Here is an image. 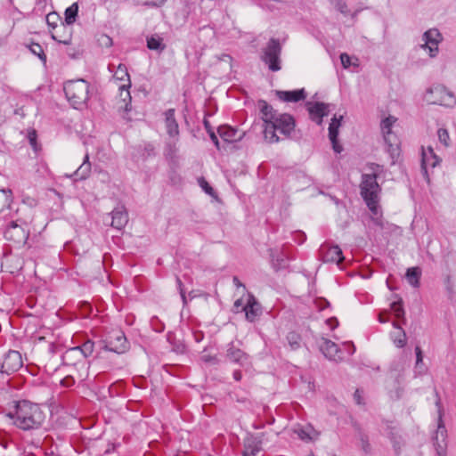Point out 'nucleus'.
Returning a JSON list of instances; mask_svg holds the SVG:
<instances>
[{
    "instance_id": "0e129e2a",
    "label": "nucleus",
    "mask_w": 456,
    "mask_h": 456,
    "mask_svg": "<svg viewBox=\"0 0 456 456\" xmlns=\"http://www.w3.org/2000/svg\"><path fill=\"white\" fill-rule=\"evenodd\" d=\"M204 126H205V128L208 133V130H213L208 120H204Z\"/></svg>"
},
{
    "instance_id": "2f4dec72",
    "label": "nucleus",
    "mask_w": 456,
    "mask_h": 456,
    "mask_svg": "<svg viewBox=\"0 0 456 456\" xmlns=\"http://www.w3.org/2000/svg\"><path fill=\"white\" fill-rule=\"evenodd\" d=\"M12 202V191L10 189L0 190V213Z\"/></svg>"
},
{
    "instance_id": "4d7b16f0",
    "label": "nucleus",
    "mask_w": 456,
    "mask_h": 456,
    "mask_svg": "<svg viewBox=\"0 0 456 456\" xmlns=\"http://www.w3.org/2000/svg\"><path fill=\"white\" fill-rule=\"evenodd\" d=\"M326 322L331 330H334L338 325V322L336 318H330L326 321Z\"/></svg>"
},
{
    "instance_id": "2eb2a0df",
    "label": "nucleus",
    "mask_w": 456,
    "mask_h": 456,
    "mask_svg": "<svg viewBox=\"0 0 456 456\" xmlns=\"http://www.w3.org/2000/svg\"><path fill=\"white\" fill-rule=\"evenodd\" d=\"M342 119L343 116H339V118L334 116L329 126V138L332 143L334 151L337 153H340L342 151V146L338 142V129L341 126Z\"/></svg>"
},
{
    "instance_id": "864d4df0",
    "label": "nucleus",
    "mask_w": 456,
    "mask_h": 456,
    "mask_svg": "<svg viewBox=\"0 0 456 456\" xmlns=\"http://www.w3.org/2000/svg\"><path fill=\"white\" fill-rule=\"evenodd\" d=\"M389 437H390V440L391 442L393 443V446L396 452H398V451L400 450V442L397 441L396 437L394 436V433L391 432L389 434Z\"/></svg>"
},
{
    "instance_id": "b1692460",
    "label": "nucleus",
    "mask_w": 456,
    "mask_h": 456,
    "mask_svg": "<svg viewBox=\"0 0 456 456\" xmlns=\"http://www.w3.org/2000/svg\"><path fill=\"white\" fill-rule=\"evenodd\" d=\"M257 106L260 110L264 125H268L271 120L280 114L265 100L258 101Z\"/></svg>"
},
{
    "instance_id": "a878e982",
    "label": "nucleus",
    "mask_w": 456,
    "mask_h": 456,
    "mask_svg": "<svg viewBox=\"0 0 456 456\" xmlns=\"http://www.w3.org/2000/svg\"><path fill=\"white\" fill-rule=\"evenodd\" d=\"M392 325L395 328V330L390 333V338L392 339L394 345L396 347H404L407 343V337L405 331L396 322H393Z\"/></svg>"
},
{
    "instance_id": "c03bdc74",
    "label": "nucleus",
    "mask_w": 456,
    "mask_h": 456,
    "mask_svg": "<svg viewBox=\"0 0 456 456\" xmlns=\"http://www.w3.org/2000/svg\"><path fill=\"white\" fill-rule=\"evenodd\" d=\"M59 16L56 12H51L46 16V22L49 26L56 28Z\"/></svg>"
},
{
    "instance_id": "c85d7f7f",
    "label": "nucleus",
    "mask_w": 456,
    "mask_h": 456,
    "mask_svg": "<svg viewBox=\"0 0 456 456\" xmlns=\"http://www.w3.org/2000/svg\"><path fill=\"white\" fill-rule=\"evenodd\" d=\"M147 47L150 50L156 51L158 53H161L166 49V45L163 42V38L158 35L154 34L146 38Z\"/></svg>"
},
{
    "instance_id": "1a4fd4ad",
    "label": "nucleus",
    "mask_w": 456,
    "mask_h": 456,
    "mask_svg": "<svg viewBox=\"0 0 456 456\" xmlns=\"http://www.w3.org/2000/svg\"><path fill=\"white\" fill-rule=\"evenodd\" d=\"M29 236V229L25 222L18 224L12 221L4 232V237L8 240H12L16 244L23 245L26 243Z\"/></svg>"
},
{
    "instance_id": "7ed1b4c3",
    "label": "nucleus",
    "mask_w": 456,
    "mask_h": 456,
    "mask_svg": "<svg viewBox=\"0 0 456 456\" xmlns=\"http://www.w3.org/2000/svg\"><path fill=\"white\" fill-rule=\"evenodd\" d=\"M263 126L265 140L269 143H275L280 141L277 132L285 137L290 135L295 129V120L289 114L280 113L268 125Z\"/></svg>"
},
{
    "instance_id": "8fccbe9b",
    "label": "nucleus",
    "mask_w": 456,
    "mask_h": 456,
    "mask_svg": "<svg viewBox=\"0 0 456 456\" xmlns=\"http://www.w3.org/2000/svg\"><path fill=\"white\" fill-rule=\"evenodd\" d=\"M354 399L357 404H363L362 391H361L360 389H356V391L354 394Z\"/></svg>"
},
{
    "instance_id": "338daca9",
    "label": "nucleus",
    "mask_w": 456,
    "mask_h": 456,
    "mask_svg": "<svg viewBox=\"0 0 456 456\" xmlns=\"http://www.w3.org/2000/svg\"><path fill=\"white\" fill-rule=\"evenodd\" d=\"M233 378L236 380H240L241 379L240 372H234L233 373Z\"/></svg>"
},
{
    "instance_id": "9d476101",
    "label": "nucleus",
    "mask_w": 456,
    "mask_h": 456,
    "mask_svg": "<svg viewBox=\"0 0 456 456\" xmlns=\"http://www.w3.org/2000/svg\"><path fill=\"white\" fill-rule=\"evenodd\" d=\"M104 348L117 354H123L129 348V344L123 331L114 330L109 333Z\"/></svg>"
},
{
    "instance_id": "f704fd0d",
    "label": "nucleus",
    "mask_w": 456,
    "mask_h": 456,
    "mask_svg": "<svg viewBox=\"0 0 456 456\" xmlns=\"http://www.w3.org/2000/svg\"><path fill=\"white\" fill-rule=\"evenodd\" d=\"M390 308L393 311L395 316L397 319H401L403 323H405V322H406V320L404 318L405 313H404V310L402 305V301H395V302L391 303Z\"/></svg>"
},
{
    "instance_id": "37998d69",
    "label": "nucleus",
    "mask_w": 456,
    "mask_h": 456,
    "mask_svg": "<svg viewBox=\"0 0 456 456\" xmlns=\"http://www.w3.org/2000/svg\"><path fill=\"white\" fill-rule=\"evenodd\" d=\"M200 187L202 188V190L208 195H211L213 196L215 191H214V189L209 185V183L204 180L203 178H201L200 181Z\"/></svg>"
},
{
    "instance_id": "ddd939ff",
    "label": "nucleus",
    "mask_w": 456,
    "mask_h": 456,
    "mask_svg": "<svg viewBox=\"0 0 456 456\" xmlns=\"http://www.w3.org/2000/svg\"><path fill=\"white\" fill-rule=\"evenodd\" d=\"M306 108L309 112L310 118L317 125H322V118L330 113V104L324 102H306Z\"/></svg>"
},
{
    "instance_id": "5701e85b",
    "label": "nucleus",
    "mask_w": 456,
    "mask_h": 456,
    "mask_svg": "<svg viewBox=\"0 0 456 456\" xmlns=\"http://www.w3.org/2000/svg\"><path fill=\"white\" fill-rule=\"evenodd\" d=\"M243 310L245 311L247 320L249 322H254L259 315L260 307L253 295L248 294L247 304L243 306Z\"/></svg>"
},
{
    "instance_id": "69168bd1",
    "label": "nucleus",
    "mask_w": 456,
    "mask_h": 456,
    "mask_svg": "<svg viewBox=\"0 0 456 456\" xmlns=\"http://www.w3.org/2000/svg\"><path fill=\"white\" fill-rule=\"evenodd\" d=\"M234 306L235 307H240V306H242V300L241 299H237L234 303Z\"/></svg>"
},
{
    "instance_id": "cd10ccee",
    "label": "nucleus",
    "mask_w": 456,
    "mask_h": 456,
    "mask_svg": "<svg viewBox=\"0 0 456 456\" xmlns=\"http://www.w3.org/2000/svg\"><path fill=\"white\" fill-rule=\"evenodd\" d=\"M84 357V352L81 349V346H77L70 348L65 352L63 354V362L69 367H77V362H73L74 359L78 358L79 362H82V358Z\"/></svg>"
},
{
    "instance_id": "423d86ee",
    "label": "nucleus",
    "mask_w": 456,
    "mask_h": 456,
    "mask_svg": "<svg viewBox=\"0 0 456 456\" xmlns=\"http://www.w3.org/2000/svg\"><path fill=\"white\" fill-rule=\"evenodd\" d=\"M396 120V118L388 116L382 119L380 124L383 138L387 144V151L393 160L399 155V141L396 134L392 131V127Z\"/></svg>"
},
{
    "instance_id": "79ce46f5",
    "label": "nucleus",
    "mask_w": 456,
    "mask_h": 456,
    "mask_svg": "<svg viewBox=\"0 0 456 456\" xmlns=\"http://www.w3.org/2000/svg\"><path fill=\"white\" fill-rule=\"evenodd\" d=\"M58 381L61 384V386L65 387H70L75 383V380H74L73 377H71V376H65L63 378H59Z\"/></svg>"
},
{
    "instance_id": "c9c22d12",
    "label": "nucleus",
    "mask_w": 456,
    "mask_h": 456,
    "mask_svg": "<svg viewBox=\"0 0 456 456\" xmlns=\"http://www.w3.org/2000/svg\"><path fill=\"white\" fill-rule=\"evenodd\" d=\"M113 77L120 81H127L130 84L129 74L125 65L119 64L115 71Z\"/></svg>"
},
{
    "instance_id": "6e6d98bb",
    "label": "nucleus",
    "mask_w": 456,
    "mask_h": 456,
    "mask_svg": "<svg viewBox=\"0 0 456 456\" xmlns=\"http://www.w3.org/2000/svg\"><path fill=\"white\" fill-rule=\"evenodd\" d=\"M155 322H159V320H158V318H157V317L152 318V320H151V325L153 326V329H154L156 331H158V332H161V331H163V330H164V325H163L162 323H159V327H156V326H155Z\"/></svg>"
},
{
    "instance_id": "774afa93",
    "label": "nucleus",
    "mask_w": 456,
    "mask_h": 456,
    "mask_svg": "<svg viewBox=\"0 0 456 456\" xmlns=\"http://www.w3.org/2000/svg\"><path fill=\"white\" fill-rule=\"evenodd\" d=\"M86 344H87V350L89 349V347L93 348L94 345L89 338H87Z\"/></svg>"
},
{
    "instance_id": "3c124183",
    "label": "nucleus",
    "mask_w": 456,
    "mask_h": 456,
    "mask_svg": "<svg viewBox=\"0 0 456 456\" xmlns=\"http://www.w3.org/2000/svg\"><path fill=\"white\" fill-rule=\"evenodd\" d=\"M208 134H209L211 141L215 144V146L219 150L220 149L219 141H218L217 135L215 134L214 130H208Z\"/></svg>"
},
{
    "instance_id": "aec40b11",
    "label": "nucleus",
    "mask_w": 456,
    "mask_h": 456,
    "mask_svg": "<svg viewBox=\"0 0 456 456\" xmlns=\"http://www.w3.org/2000/svg\"><path fill=\"white\" fill-rule=\"evenodd\" d=\"M321 251L323 255V261L339 264L344 259L341 248L335 245L330 247L322 246Z\"/></svg>"
},
{
    "instance_id": "bb28decb",
    "label": "nucleus",
    "mask_w": 456,
    "mask_h": 456,
    "mask_svg": "<svg viewBox=\"0 0 456 456\" xmlns=\"http://www.w3.org/2000/svg\"><path fill=\"white\" fill-rule=\"evenodd\" d=\"M217 132L219 136L226 142H237L242 138V134L229 126H219Z\"/></svg>"
},
{
    "instance_id": "58836bf2",
    "label": "nucleus",
    "mask_w": 456,
    "mask_h": 456,
    "mask_svg": "<svg viewBox=\"0 0 456 456\" xmlns=\"http://www.w3.org/2000/svg\"><path fill=\"white\" fill-rule=\"evenodd\" d=\"M437 136H438L439 142L442 144H444L445 147L449 146L450 136H449V133H448L447 129L439 128L437 131Z\"/></svg>"
},
{
    "instance_id": "393cba45",
    "label": "nucleus",
    "mask_w": 456,
    "mask_h": 456,
    "mask_svg": "<svg viewBox=\"0 0 456 456\" xmlns=\"http://www.w3.org/2000/svg\"><path fill=\"white\" fill-rule=\"evenodd\" d=\"M166 129L170 137H177L179 134L178 123L175 118V110L169 109L165 112Z\"/></svg>"
},
{
    "instance_id": "39448f33",
    "label": "nucleus",
    "mask_w": 456,
    "mask_h": 456,
    "mask_svg": "<svg viewBox=\"0 0 456 456\" xmlns=\"http://www.w3.org/2000/svg\"><path fill=\"white\" fill-rule=\"evenodd\" d=\"M63 89L70 105L76 110H83L86 103V81L69 80L64 84Z\"/></svg>"
},
{
    "instance_id": "a19ab883",
    "label": "nucleus",
    "mask_w": 456,
    "mask_h": 456,
    "mask_svg": "<svg viewBox=\"0 0 456 456\" xmlns=\"http://www.w3.org/2000/svg\"><path fill=\"white\" fill-rule=\"evenodd\" d=\"M200 361L207 363H214L216 362V355L204 349L200 355Z\"/></svg>"
},
{
    "instance_id": "680f3d73",
    "label": "nucleus",
    "mask_w": 456,
    "mask_h": 456,
    "mask_svg": "<svg viewBox=\"0 0 456 456\" xmlns=\"http://www.w3.org/2000/svg\"><path fill=\"white\" fill-rule=\"evenodd\" d=\"M379 321L381 323H386V322H388V318L385 317L382 314H380L379 316Z\"/></svg>"
},
{
    "instance_id": "dca6fc26",
    "label": "nucleus",
    "mask_w": 456,
    "mask_h": 456,
    "mask_svg": "<svg viewBox=\"0 0 456 456\" xmlns=\"http://www.w3.org/2000/svg\"><path fill=\"white\" fill-rule=\"evenodd\" d=\"M439 162L440 159L436 155L432 147L422 148L421 169L424 175L428 174V168H434Z\"/></svg>"
},
{
    "instance_id": "f8f14e48",
    "label": "nucleus",
    "mask_w": 456,
    "mask_h": 456,
    "mask_svg": "<svg viewBox=\"0 0 456 456\" xmlns=\"http://www.w3.org/2000/svg\"><path fill=\"white\" fill-rule=\"evenodd\" d=\"M436 405L438 407L439 411V423L437 426V429L433 437L434 445L436 447V452L439 456H445L446 452V429L444 426L442 424V416L440 410V400L436 401Z\"/></svg>"
},
{
    "instance_id": "09e8293b",
    "label": "nucleus",
    "mask_w": 456,
    "mask_h": 456,
    "mask_svg": "<svg viewBox=\"0 0 456 456\" xmlns=\"http://www.w3.org/2000/svg\"><path fill=\"white\" fill-rule=\"evenodd\" d=\"M361 446L365 452H369L370 451V444H369L367 437L364 436H361Z\"/></svg>"
},
{
    "instance_id": "a211bd4d",
    "label": "nucleus",
    "mask_w": 456,
    "mask_h": 456,
    "mask_svg": "<svg viewBox=\"0 0 456 456\" xmlns=\"http://www.w3.org/2000/svg\"><path fill=\"white\" fill-rule=\"evenodd\" d=\"M293 433L304 442L314 441L318 438L319 433L310 425L294 427Z\"/></svg>"
},
{
    "instance_id": "6e6552de",
    "label": "nucleus",
    "mask_w": 456,
    "mask_h": 456,
    "mask_svg": "<svg viewBox=\"0 0 456 456\" xmlns=\"http://www.w3.org/2000/svg\"><path fill=\"white\" fill-rule=\"evenodd\" d=\"M281 46L278 39L272 38L263 51L262 61L272 71H279L281 67Z\"/></svg>"
},
{
    "instance_id": "4468645a",
    "label": "nucleus",
    "mask_w": 456,
    "mask_h": 456,
    "mask_svg": "<svg viewBox=\"0 0 456 456\" xmlns=\"http://www.w3.org/2000/svg\"><path fill=\"white\" fill-rule=\"evenodd\" d=\"M23 367V361L20 352L11 350L7 353L2 363V370H19Z\"/></svg>"
},
{
    "instance_id": "473e14b6",
    "label": "nucleus",
    "mask_w": 456,
    "mask_h": 456,
    "mask_svg": "<svg viewBox=\"0 0 456 456\" xmlns=\"http://www.w3.org/2000/svg\"><path fill=\"white\" fill-rule=\"evenodd\" d=\"M78 12V5L77 3H74L69 7H68L65 11V22L68 25H71L76 21V17Z\"/></svg>"
},
{
    "instance_id": "49530a36",
    "label": "nucleus",
    "mask_w": 456,
    "mask_h": 456,
    "mask_svg": "<svg viewBox=\"0 0 456 456\" xmlns=\"http://www.w3.org/2000/svg\"><path fill=\"white\" fill-rule=\"evenodd\" d=\"M340 61H341V63L343 65V67L345 69H347L349 68L352 64H354L352 61H351V57L346 54V53H342L340 55Z\"/></svg>"
},
{
    "instance_id": "20e7f679",
    "label": "nucleus",
    "mask_w": 456,
    "mask_h": 456,
    "mask_svg": "<svg viewBox=\"0 0 456 456\" xmlns=\"http://www.w3.org/2000/svg\"><path fill=\"white\" fill-rule=\"evenodd\" d=\"M423 99L428 104L441 105L447 108H452L456 104V97L453 93L441 84H434L428 87Z\"/></svg>"
},
{
    "instance_id": "4c0bfd02",
    "label": "nucleus",
    "mask_w": 456,
    "mask_h": 456,
    "mask_svg": "<svg viewBox=\"0 0 456 456\" xmlns=\"http://www.w3.org/2000/svg\"><path fill=\"white\" fill-rule=\"evenodd\" d=\"M171 339L172 337L168 336V340L172 345V351L175 352L176 354H183L186 351V346L183 341L177 340L173 342Z\"/></svg>"
},
{
    "instance_id": "13d9d810",
    "label": "nucleus",
    "mask_w": 456,
    "mask_h": 456,
    "mask_svg": "<svg viewBox=\"0 0 456 456\" xmlns=\"http://www.w3.org/2000/svg\"><path fill=\"white\" fill-rule=\"evenodd\" d=\"M143 5L148 7H159V4L154 1H146L143 3Z\"/></svg>"
},
{
    "instance_id": "ea45409f",
    "label": "nucleus",
    "mask_w": 456,
    "mask_h": 456,
    "mask_svg": "<svg viewBox=\"0 0 456 456\" xmlns=\"http://www.w3.org/2000/svg\"><path fill=\"white\" fill-rule=\"evenodd\" d=\"M29 48L32 53L38 56L40 60L45 62L46 57L44 53L42 46L39 44H32Z\"/></svg>"
},
{
    "instance_id": "052dcab7",
    "label": "nucleus",
    "mask_w": 456,
    "mask_h": 456,
    "mask_svg": "<svg viewBox=\"0 0 456 456\" xmlns=\"http://www.w3.org/2000/svg\"><path fill=\"white\" fill-rule=\"evenodd\" d=\"M28 139L32 145H34L36 143V132L35 131H33L31 134H29Z\"/></svg>"
},
{
    "instance_id": "f3484780",
    "label": "nucleus",
    "mask_w": 456,
    "mask_h": 456,
    "mask_svg": "<svg viewBox=\"0 0 456 456\" xmlns=\"http://www.w3.org/2000/svg\"><path fill=\"white\" fill-rule=\"evenodd\" d=\"M226 357L228 361L237 363L240 367H245L248 363V356L240 348L235 347L233 344L229 345Z\"/></svg>"
},
{
    "instance_id": "de8ad7c7",
    "label": "nucleus",
    "mask_w": 456,
    "mask_h": 456,
    "mask_svg": "<svg viewBox=\"0 0 456 456\" xmlns=\"http://www.w3.org/2000/svg\"><path fill=\"white\" fill-rule=\"evenodd\" d=\"M232 282H233L234 286H236L237 290L240 293L243 294L246 291L245 285L243 283H241V281L239 280L238 277L234 276L233 279H232Z\"/></svg>"
},
{
    "instance_id": "e433bc0d",
    "label": "nucleus",
    "mask_w": 456,
    "mask_h": 456,
    "mask_svg": "<svg viewBox=\"0 0 456 456\" xmlns=\"http://www.w3.org/2000/svg\"><path fill=\"white\" fill-rule=\"evenodd\" d=\"M287 340L291 350H297L300 347L301 338L296 332H289L287 335Z\"/></svg>"
},
{
    "instance_id": "5fc2aeb1",
    "label": "nucleus",
    "mask_w": 456,
    "mask_h": 456,
    "mask_svg": "<svg viewBox=\"0 0 456 456\" xmlns=\"http://www.w3.org/2000/svg\"><path fill=\"white\" fill-rule=\"evenodd\" d=\"M415 352H416V366L420 367L419 363L422 362V358H423L421 349L419 346H416Z\"/></svg>"
},
{
    "instance_id": "0eeeda50",
    "label": "nucleus",
    "mask_w": 456,
    "mask_h": 456,
    "mask_svg": "<svg viewBox=\"0 0 456 456\" xmlns=\"http://www.w3.org/2000/svg\"><path fill=\"white\" fill-rule=\"evenodd\" d=\"M444 37L436 28H432L426 30L421 37L423 42L419 47L427 52L428 55L431 58H436L439 53V45L443 42Z\"/></svg>"
},
{
    "instance_id": "412c9836",
    "label": "nucleus",
    "mask_w": 456,
    "mask_h": 456,
    "mask_svg": "<svg viewBox=\"0 0 456 456\" xmlns=\"http://www.w3.org/2000/svg\"><path fill=\"white\" fill-rule=\"evenodd\" d=\"M320 348L323 354L330 360L338 361L342 358L338 345L330 340L322 339L320 344Z\"/></svg>"
},
{
    "instance_id": "4be33fe9",
    "label": "nucleus",
    "mask_w": 456,
    "mask_h": 456,
    "mask_svg": "<svg viewBox=\"0 0 456 456\" xmlns=\"http://www.w3.org/2000/svg\"><path fill=\"white\" fill-rule=\"evenodd\" d=\"M276 94L280 100L288 102H297L306 97L304 88L294 91H277Z\"/></svg>"
},
{
    "instance_id": "f257e3e1",
    "label": "nucleus",
    "mask_w": 456,
    "mask_h": 456,
    "mask_svg": "<svg viewBox=\"0 0 456 456\" xmlns=\"http://www.w3.org/2000/svg\"><path fill=\"white\" fill-rule=\"evenodd\" d=\"M14 411L7 413L13 424L23 430L39 428L45 419V414L37 403L22 400L14 403Z\"/></svg>"
},
{
    "instance_id": "9b49d317",
    "label": "nucleus",
    "mask_w": 456,
    "mask_h": 456,
    "mask_svg": "<svg viewBox=\"0 0 456 456\" xmlns=\"http://www.w3.org/2000/svg\"><path fill=\"white\" fill-rule=\"evenodd\" d=\"M103 222L106 224H110L117 230L123 229L128 222V215L125 207L119 206L114 208L104 217Z\"/></svg>"
},
{
    "instance_id": "72a5a7b5",
    "label": "nucleus",
    "mask_w": 456,
    "mask_h": 456,
    "mask_svg": "<svg viewBox=\"0 0 456 456\" xmlns=\"http://www.w3.org/2000/svg\"><path fill=\"white\" fill-rule=\"evenodd\" d=\"M330 4L343 15L349 14V9L346 0H327Z\"/></svg>"
},
{
    "instance_id": "e2e57ef3",
    "label": "nucleus",
    "mask_w": 456,
    "mask_h": 456,
    "mask_svg": "<svg viewBox=\"0 0 456 456\" xmlns=\"http://www.w3.org/2000/svg\"><path fill=\"white\" fill-rule=\"evenodd\" d=\"M53 38L54 40H57L64 45H68L69 43V39H65V40H61V39H58L57 36L56 35H53Z\"/></svg>"
},
{
    "instance_id": "bf43d9fd",
    "label": "nucleus",
    "mask_w": 456,
    "mask_h": 456,
    "mask_svg": "<svg viewBox=\"0 0 456 456\" xmlns=\"http://www.w3.org/2000/svg\"><path fill=\"white\" fill-rule=\"evenodd\" d=\"M193 336L196 342H200L204 338L201 332H195Z\"/></svg>"
},
{
    "instance_id": "a18cd8bd",
    "label": "nucleus",
    "mask_w": 456,
    "mask_h": 456,
    "mask_svg": "<svg viewBox=\"0 0 456 456\" xmlns=\"http://www.w3.org/2000/svg\"><path fill=\"white\" fill-rule=\"evenodd\" d=\"M98 42H99L100 45L104 46V47H110L112 45V39L107 35H102L98 38Z\"/></svg>"
},
{
    "instance_id": "f03ea898",
    "label": "nucleus",
    "mask_w": 456,
    "mask_h": 456,
    "mask_svg": "<svg viewBox=\"0 0 456 456\" xmlns=\"http://www.w3.org/2000/svg\"><path fill=\"white\" fill-rule=\"evenodd\" d=\"M382 167L377 164L371 165L372 174L362 175L361 183V195L372 214H378L380 187L377 182V176Z\"/></svg>"
},
{
    "instance_id": "7c9ffc66",
    "label": "nucleus",
    "mask_w": 456,
    "mask_h": 456,
    "mask_svg": "<svg viewBox=\"0 0 456 456\" xmlns=\"http://www.w3.org/2000/svg\"><path fill=\"white\" fill-rule=\"evenodd\" d=\"M421 275L420 269L419 267H411L407 269L406 280L414 288L419 286V278Z\"/></svg>"
},
{
    "instance_id": "6ab92c4d",
    "label": "nucleus",
    "mask_w": 456,
    "mask_h": 456,
    "mask_svg": "<svg viewBox=\"0 0 456 456\" xmlns=\"http://www.w3.org/2000/svg\"><path fill=\"white\" fill-rule=\"evenodd\" d=\"M262 439L259 436H248L244 441L242 456H256L262 449Z\"/></svg>"
},
{
    "instance_id": "603ef678",
    "label": "nucleus",
    "mask_w": 456,
    "mask_h": 456,
    "mask_svg": "<svg viewBox=\"0 0 456 456\" xmlns=\"http://www.w3.org/2000/svg\"><path fill=\"white\" fill-rule=\"evenodd\" d=\"M373 217L371 218L373 224L380 228H384V223L380 216H379V213L377 215L373 214Z\"/></svg>"
},
{
    "instance_id": "c756f323",
    "label": "nucleus",
    "mask_w": 456,
    "mask_h": 456,
    "mask_svg": "<svg viewBox=\"0 0 456 456\" xmlns=\"http://www.w3.org/2000/svg\"><path fill=\"white\" fill-rule=\"evenodd\" d=\"M130 84H123L118 86L119 88V96L121 98L124 105H121L119 108H124L125 111H129L131 110V95L128 90Z\"/></svg>"
}]
</instances>
